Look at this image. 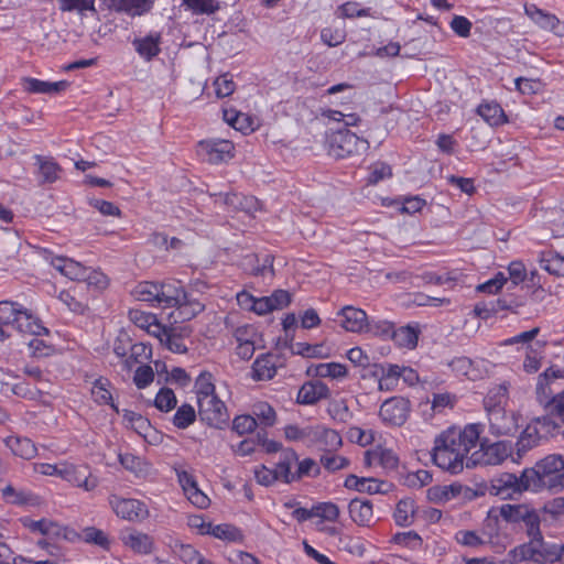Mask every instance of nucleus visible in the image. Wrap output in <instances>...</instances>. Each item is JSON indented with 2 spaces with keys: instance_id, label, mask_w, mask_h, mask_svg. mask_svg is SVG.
Wrapping results in <instances>:
<instances>
[{
  "instance_id": "13d9d810",
  "label": "nucleus",
  "mask_w": 564,
  "mask_h": 564,
  "mask_svg": "<svg viewBox=\"0 0 564 564\" xmlns=\"http://www.w3.org/2000/svg\"><path fill=\"white\" fill-rule=\"evenodd\" d=\"M523 523L525 527V533L529 538V541H532L542 533L541 517L535 509L532 508V510L528 513L527 518L524 519Z\"/></svg>"
},
{
  "instance_id": "603ef678",
  "label": "nucleus",
  "mask_w": 564,
  "mask_h": 564,
  "mask_svg": "<svg viewBox=\"0 0 564 564\" xmlns=\"http://www.w3.org/2000/svg\"><path fill=\"white\" fill-rule=\"evenodd\" d=\"M177 400L175 393L170 388H162L154 400V405L161 412H169L176 406Z\"/></svg>"
},
{
  "instance_id": "49530a36",
  "label": "nucleus",
  "mask_w": 564,
  "mask_h": 564,
  "mask_svg": "<svg viewBox=\"0 0 564 564\" xmlns=\"http://www.w3.org/2000/svg\"><path fill=\"white\" fill-rule=\"evenodd\" d=\"M341 444L343 441L339 433L333 429L324 426L317 447L325 452L332 453L337 451Z\"/></svg>"
},
{
  "instance_id": "ddd939ff",
  "label": "nucleus",
  "mask_w": 564,
  "mask_h": 564,
  "mask_svg": "<svg viewBox=\"0 0 564 564\" xmlns=\"http://www.w3.org/2000/svg\"><path fill=\"white\" fill-rule=\"evenodd\" d=\"M109 10L124 13L131 18L149 13L155 0H105Z\"/></svg>"
},
{
  "instance_id": "423d86ee",
  "label": "nucleus",
  "mask_w": 564,
  "mask_h": 564,
  "mask_svg": "<svg viewBox=\"0 0 564 564\" xmlns=\"http://www.w3.org/2000/svg\"><path fill=\"white\" fill-rule=\"evenodd\" d=\"M198 403V417L206 425L223 430L228 425L229 413L226 404L216 395Z\"/></svg>"
},
{
  "instance_id": "20e7f679",
  "label": "nucleus",
  "mask_w": 564,
  "mask_h": 564,
  "mask_svg": "<svg viewBox=\"0 0 564 564\" xmlns=\"http://www.w3.org/2000/svg\"><path fill=\"white\" fill-rule=\"evenodd\" d=\"M479 449L467 457L466 467L471 468L477 465H499L512 454V444L508 441H498L490 443L487 438L478 441Z\"/></svg>"
},
{
  "instance_id": "8fccbe9b",
  "label": "nucleus",
  "mask_w": 564,
  "mask_h": 564,
  "mask_svg": "<svg viewBox=\"0 0 564 564\" xmlns=\"http://www.w3.org/2000/svg\"><path fill=\"white\" fill-rule=\"evenodd\" d=\"M134 295L140 301L158 304L159 282H141L134 289Z\"/></svg>"
},
{
  "instance_id": "338daca9",
  "label": "nucleus",
  "mask_w": 564,
  "mask_h": 564,
  "mask_svg": "<svg viewBox=\"0 0 564 564\" xmlns=\"http://www.w3.org/2000/svg\"><path fill=\"white\" fill-rule=\"evenodd\" d=\"M345 37V32L340 29L324 28L321 31V40L329 47L341 44Z\"/></svg>"
},
{
  "instance_id": "3c124183",
  "label": "nucleus",
  "mask_w": 564,
  "mask_h": 564,
  "mask_svg": "<svg viewBox=\"0 0 564 564\" xmlns=\"http://www.w3.org/2000/svg\"><path fill=\"white\" fill-rule=\"evenodd\" d=\"M21 304L13 301H0V324L12 327Z\"/></svg>"
},
{
  "instance_id": "ea45409f",
  "label": "nucleus",
  "mask_w": 564,
  "mask_h": 564,
  "mask_svg": "<svg viewBox=\"0 0 564 564\" xmlns=\"http://www.w3.org/2000/svg\"><path fill=\"white\" fill-rule=\"evenodd\" d=\"M398 346L404 348H415L419 339V330L411 326H401L393 330L391 338Z\"/></svg>"
},
{
  "instance_id": "72a5a7b5",
  "label": "nucleus",
  "mask_w": 564,
  "mask_h": 564,
  "mask_svg": "<svg viewBox=\"0 0 564 564\" xmlns=\"http://www.w3.org/2000/svg\"><path fill=\"white\" fill-rule=\"evenodd\" d=\"M463 486L452 484L448 486H433L427 489V499L432 502H446L460 495Z\"/></svg>"
},
{
  "instance_id": "a18cd8bd",
  "label": "nucleus",
  "mask_w": 564,
  "mask_h": 564,
  "mask_svg": "<svg viewBox=\"0 0 564 564\" xmlns=\"http://www.w3.org/2000/svg\"><path fill=\"white\" fill-rule=\"evenodd\" d=\"M315 376L319 378H332V379H340L346 377L347 368L343 364L338 362H329V364H319L314 368Z\"/></svg>"
},
{
  "instance_id": "cd10ccee",
  "label": "nucleus",
  "mask_w": 564,
  "mask_h": 564,
  "mask_svg": "<svg viewBox=\"0 0 564 564\" xmlns=\"http://www.w3.org/2000/svg\"><path fill=\"white\" fill-rule=\"evenodd\" d=\"M253 378L256 380H270L276 373L274 356L272 354L260 355L252 365Z\"/></svg>"
},
{
  "instance_id": "39448f33",
  "label": "nucleus",
  "mask_w": 564,
  "mask_h": 564,
  "mask_svg": "<svg viewBox=\"0 0 564 564\" xmlns=\"http://www.w3.org/2000/svg\"><path fill=\"white\" fill-rule=\"evenodd\" d=\"M531 490V482L527 475L525 469L520 476L511 473H502L490 480L488 491L492 496H498L501 499H512L514 495Z\"/></svg>"
},
{
  "instance_id": "e433bc0d",
  "label": "nucleus",
  "mask_w": 564,
  "mask_h": 564,
  "mask_svg": "<svg viewBox=\"0 0 564 564\" xmlns=\"http://www.w3.org/2000/svg\"><path fill=\"white\" fill-rule=\"evenodd\" d=\"M58 9L62 12H77L82 18L86 17L87 12L91 15L97 14L95 0H58Z\"/></svg>"
},
{
  "instance_id": "2eb2a0df",
  "label": "nucleus",
  "mask_w": 564,
  "mask_h": 564,
  "mask_svg": "<svg viewBox=\"0 0 564 564\" xmlns=\"http://www.w3.org/2000/svg\"><path fill=\"white\" fill-rule=\"evenodd\" d=\"M185 294L180 281L159 282L158 306L175 307L185 300Z\"/></svg>"
},
{
  "instance_id": "37998d69",
  "label": "nucleus",
  "mask_w": 564,
  "mask_h": 564,
  "mask_svg": "<svg viewBox=\"0 0 564 564\" xmlns=\"http://www.w3.org/2000/svg\"><path fill=\"white\" fill-rule=\"evenodd\" d=\"M558 378H564V368L555 369L554 367H550L539 376L536 383V394L541 402L543 401L542 397H544L545 399L549 398V393L546 390L550 380Z\"/></svg>"
},
{
  "instance_id": "a19ab883",
  "label": "nucleus",
  "mask_w": 564,
  "mask_h": 564,
  "mask_svg": "<svg viewBox=\"0 0 564 564\" xmlns=\"http://www.w3.org/2000/svg\"><path fill=\"white\" fill-rule=\"evenodd\" d=\"M3 499L12 505L25 506L33 505L35 497L25 490H18L12 485H7L1 489Z\"/></svg>"
},
{
  "instance_id": "6e6552de",
  "label": "nucleus",
  "mask_w": 564,
  "mask_h": 564,
  "mask_svg": "<svg viewBox=\"0 0 564 564\" xmlns=\"http://www.w3.org/2000/svg\"><path fill=\"white\" fill-rule=\"evenodd\" d=\"M411 403L403 397H392L386 400L379 410V416L387 425L402 426L410 414Z\"/></svg>"
},
{
  "instance_id": "c85d7f7f",
  "label": "nucleus",
  "mask_w": 564,
  "mask_h": 564,
  "mask_svg": "<svg viewBox=\"0 0 564 564\" xmlns=\"http://www.w3.org/2000/svg\"><path fill=\"white\" fill-rule=\"evenodd\" d=\"M541 438L543 437L538 424H529L522 431L518 442L516 443L518 457H522L524 453L536 446Z\"/></svg>"
},
{
  "instance_id": "680f3d73",
  "label": "nucleus",
  "mask_w": 564,
  "mask_h": 564,
  "mask_svg": "<svg viewBox=\"0 0 564 564\" xmlns=\"http://www.w3.org/2000/svg\"><path fill=\"white\" fill-rule=\"evenodd\" d=\"M154 380V371L151 366L142 365L137 368L133 382L138 389L147 388Z\"/></svg>"
},
{
  "instance_id": "052dcab7",
  "label": "nucleus",
  "mask_w": 564,
  "mask_h": 564,
  "mask_svg": "<svg viewBox=\"0 0 564 564\" xmlns=\"http://www.w3.org/2000/svg\"><path fill=\"white\" fill-rule=\"evenodd\" d=\"M258 426L256 417L251 415H237L232 421V430L239 435L251 433Z\"/></svg>"
},
{
  "instance_id": "bb28decb",
  "label": "nucleus",
  "mask_w": 564,
  "mask_h": 564,
  "mask_svg": "<svg viewBox=\"0 0 564 564\" xmlns=\"http://www.w3.org/2000/svg\"><path fill=\"white\" fill-rule=\"evenodd\" d=\"M34 159L39 166L36 174L40 183H54L59 177L61 167L53 159L42 155H35Z\"/></svg>"
},
{
  "instance_id": "f3484780",
  "label": "nucleus",
  "mask_w": 564,
  "mask_h": 564,
  "mask_svg": "<svg viewBox=\"0 0 564 564\" xmlns=\"http://www.w3.org/2000/svg\"><path fill=\"white\" fill-rule=\"evenodd\" d=\"M120 540L123 545L139 554H150L153 551V539L143 532L137 530H126L121 532Z\"/></svg>"
},
{
  "instance_id": "473e14b6",
  "label": "nucleus",
  "mask_w": 564,
  "mask_h": 564,
  "mask_svg": "<svg viewBox=\"0 0 564 564\" xmlns=\"http://www.w3.org/2000/svg\"><path fill=\"white\" fill-rule=\"evenodd\" d=\"M109 387L110 381L108 379L102 377L96 379L91 388L94 400L99 404H109L116 413H120L118 405L112 402V395L108 389Z\"/></svg>"
},
{
  "instance_id": "f8f14e48",
  "label": "nucleus",
  "mask_w": 564,
  "mask_h": 564,
  "mask_svg": "<svg viewBox=\"0 0 564 564\" xmlns=\"http://www.w3.org/2000/svg\"><path fill=\"white\" fill-rule=\"evenodd\" d=\"M13 329L19 333L30 335H47L48 329L43 326L41 319L33 314V312L21 304L18 316L12 325Z\"/></svg>"
},
{
  "instance_id": "c9c22d12",
  "label": "nucleus",
  "mask_w": 564,
  "mask_h": 564,
  "mask_svg": "<svg viewBox=\"0 0 564 564\" xmlns=\"http://www.w3.org/2000/svg\"><path fill=\"white\" fill-rule=\"evenodd\" d=\"M531 510L528 505L506 503L499 508V514L506 522L514 524L523 522Z\"/></svg>"
},
{
  "instance_id": "864d4df0",
  "label": "nucleus",
  "mask_w": 564,
  "mask_h": 564,
  "mask_svg": "<svg viewBox=\"0 0 564 564\" xmlns=\"http://www.w3.org/2000/svg\"><path fill=\"white\" fill-rule=\"evenodd\" d=\"M182 3L196 14H213L219 9L216 0H182Z\"/></svg>"
},
{
  "instance_id": "b1692460",
  "label": "nucleus",
  "mask_w": 564,
  "mask_h": 564,
  "mask_svg": "<svg viewBox=\"0 0 564 564\" xmlns=\"http://www.w3.org/2000/svg\"><path fill=\"white\" fill-rule=\"evenodd\" d=\"M524 12L541 29L556 33L560 25L556 15L538 8L533 3L524 4Z\"/></svg>"
},
{
  "instance_id": "9b49d317",
  "label": "nucleus",
  "mask_w": 564,
  "mask_h": 564,
  "mask_svg": "<svg viewBox=\"0 0 564 564\" xmlns=\"http://www.w3.org/2000/svg\"><path fill=\"white\" fill-rule=\"evenodd\" d=\"M116 514L129 521H142L149 517V509L138 499L115 498L110 501Z\"/></svg>"
},
{
  "instance_id": "2f4dec72",
  "label": "nucleus",
  "mask_w": 564,
  "mask_h": 564,
  "mask_svg": "<svg viewBox=\"0 0 564 564\" xmlns=\"http://www.w3.org/2000/svg\"><path fill=\"white\" fill-rule=\"evenodd\" d=\"M539 262L542 269L550 274L564 276V257L550 250L540 253Z\"/></svg>"
},
{
  "instance_id": "f03ea898",
  "label": "nucleus",
  "mask_w": 564,
  "mask_h": 564,
  "mask_svg": "<svg viewBox=\"0 0 564 564\" xmlns=\"http://www.w3.org/2000/svg\"><path fill=\"white\" fill-rule=\"evenodd\" d=\"M531 482V490L543 488H564V459L561 455H549L539 460L534 467L525 468Z\"/></svg>"
},
{
  "instance_id": "4be33fe9",
  "label": "nucleus",
  "mask_w": 564,
  "mask_h": 564,
  "mask_svg": "<svg viewBox=\"0 0 564 564\" xmlns=\"http://www.w3.org/2000/svg\"><path fill=\"white\" fill-rule=\"evenodd\" d=\"M329 394L328 387L322 381H310L304 383L297 392L296 401L301 404H315Z\"/></svg>"
},
{
  "instance_id": "774afa93",
  "label": "nucleus",
  "mask_w": 564,
  "mask_h": 564,
  "mask_svg": "<svg viewBox=\"0 0 564 564\" xmlns=\"http://www.w3.org/2000/svg\"><path fill=\"white\" fill-rule=\"evenodd\" d=\"M376 463L384 469L392 470L398 467L399 458L392 449L383 448L376 453Z\"/></svg>"
},
{
  "instance_id": "4c0bfd02",
  "label": "nucleus",
  "mask_w": 564,
  "mask_h": 564,
  "mask_svg": "<svg viewBox=\"0 0 564 564\" xmlns=\"http://www.w3.org/2000/svg\"><path fill=\"white\" fill-rule=\"evenodd\" d=\"M206 533L210 534L219 540H225V541H230V542L241 541L243 539V534L238 528H236L232 524H227V523L217 524V525L208 524V529L206 530Z\"/></svg>"
},
{
  "instance_id": "7c9ffc66",
  "label": "nucleus",
  "mask_w": 564,
  "mask_h": 564,
  "mask_svg": "<svg viewBox=\"0 0 564 564\" xmlns=\"http://www.w3.org/2000/svg\"><path fill=\"white\" fill-rule=\"evenodd\" d=\"M415 502L411 498L401 499L395 507L393 518L399 527H409L413 523L415 516Z\"/></svg>"
},
{
  "instance_id": "a878e982",
  "label": "nucleus",
  "mask_w": 564,
  "mask_h": 564,
  "mask_svg": "<svg viewBox=\"0 0 564 564\" xmlns=\"http://www.w3.org/2000/svg\"><path fill=\"white\" fill-rule=\"evenodd\" d=\"M24 83L25 90H28L29 93L47 95L61 93L69 86L68 82L66 80L51 83L40 80L36 78H26Z\"/></svg>"
},
{
  "instance_id": "f257e3e1",
  "label": "nucleus",
  "mask_w": 564,
  "mask_h": 564,
  "mask_svg": "<svg viewBox=\"0 0 564 564\" xmlns=\"http://www.w3.org/2000/svg\"><path fill=\"white\" fill-rule=\"evenodd\" d=\"M509 563L530 561L535 564H554L564 557V544L546 542L541 533L508 552Z\"/></svg>"
},
{
  "instance_id": "58836bf2",
  "label": "nucleus",
  "mask_w": 564,
  "mask_h": 564,
  "mask_svg": "<svg viewBox=\"0 0 564 564\" xmlns=\"http://www.w3.org/2000/svg\"><path fill=\"white\" fill-rule=\"evenodd\" d=\"M195 390L197 395V402L212 397H216V388L214 383V377L208 371H202L195 381Z\"/></svg>"
},
{
  "instance_id": "393cba45",
  "label": "nucleus",
  "mask_w": 564,
  "mask_h": 564,
  "mask_svg": "<svg viewBox=\"0 0 564 564\" xmlns=\"http://www.w3.org/2000/svg\"><path fill=\"white\" fill-rule=\"evenodd\" d=\"M4 442L15 456L23 459H32L37 454L35 444L28 437L11 435L8 436Z\"/></svg>"
},
{
  "instance_id": "09e8293b",
  "label": "nucleus",
  "mask_w": 564,
  "mask_h": 564,
  "mask_svg": "<svg viewBox=\"0 0 564 564\" xmlns=\"http://www.w3.org/2000/svg\"><path fill=\"white\" fill-rule=\"evenodd\" d=\"M327 412L334 421L339 423H347L352 419V413L345 400H335L330 402Z\"/></svg>"
},
{
  "instance_id": "9d476101",
  "label": "nucleus",
  "mask_w": 564,
  "mask_h": 564,
  "mask_svg": "<svg viewBox=\"0 0 564 564\" xmlns=\"http://www.w3.org/2000/svg\"><path fill=\"white\" fill-rule=\"evenodd\" d=\"M489 431L496 436L513 435L518 429V415L513 412L507 413L505 409L495 406L488 412Z\"/></svg>"
},
{
  "instance_id": "1a4fd4ad",
  "label": "nucleus",
  "mask_w": 564,
  "mask_h": 564,
  "mask_svg": "<svg viewBox=\"0 0 564 564\" xmlns=\"http://www.w3.org/2000/svg\"><path fill=\"white\" fill-rule=\"evenodd\" d=\"M235 147L228 140L200 141L197 145L198 155L206 162L218 164L232 158Z\"/></svg>"
},
{
  "instance_id": "6e6d98bb",
  "label": "nucleus",
  "mask_w": 564,
  "mask_h": 564,
  "mask_svg": "<svg viewBox=\"0 0 564 564\" xmlns=\"http://www.w3.org/2000/svg\"><path fill=\"white\" fill-rule=\"evenodd\" d=\"M122 416L123 420L128 422L130 426L140 435H142L151 427L150 421L148 419L131 410H123Z\"/></svg>"
},
{
  "instance_id": "5fc2aeb1",
  "label": "nucleus",
  "mask_w": 564,
  "mask_h": 564,
  "mask_svg": "<svg viewBox=\"0 0 564 564\" xmlns=\"http://www.w3.org/2000/svg\"><path fill=\"white\" fill-rule=\"evenodd\" d=\"M253 414L256 415V420L260 421V423L264 426H272L276 420V413L274 409L267 402L257 403L253 406Z\"/></svg>"
},
{
  "instance_id": "c756f323",
  "label": "nucleus",
  "mask_w": 564,
  "mask_h": 564,
  "mask_svg": "<svg viewBox=\"0 0 564 564\" xmlns=\"http://www.w3.org/2000/svg\"><path fill=\"white\" fill-rule=\"evenodd\" d=\"M477 113L491 127L507 122L503 109L495 101L480 104L477 108Z\"/></svg>"
},
{
  "instance_id": "aec40b11",
  "label": "nucleus",
  "mask_w": 564,
  "mask_h": 564,
  "mask_svg": "<svg viewBox=\"0 0 564 564\" xmlns=\"http://www.w3.org/2000/svg\"><path fill=\"white\" fill-rule=\"evenodd\" d=\"M344 485L347 489L367 492L369 495L384 494L389 488V484L386 481H379L375 478L358 477L356 475L347 476Z\"/></svg>"
},
{
  "instance_id": "7ed1b4c3",
  "label": "nucleus",
  "mask_w": 564,
  "mask_h": 564,
  "mask_svg": "<svg viewBox=\"0 0 564 564\" xmlns=\"http://www.w3.org/2000/svg\"><path fill=\"white\" fill-rule=\"evenodd\" d=\"M481 432V424H468L463 430L448 429L438 435L435 442L442 447L459 454V458L464 460L465 455L476 447Z\"/></svg>"
},
{
  "instance_id": "69168bd1",
  "label": "nucleus",
  "mask_w": 564,
  "mask_h": 564,
  "mask_svg": "<svg viewBox=\"0 0 564 564\" xmlns=\"http://www.w3.org/2000/svg\"><path fill=\"white\" fill-rule=\"evenodd\" d=\"M177 555L185 564H197L204 556L191 544H176Z\"/></svg>"
},
{
  "instance_id": "a211bd4d",
  "label": "nucleus",
  "mask_w": 564,
  "mask_h": 564,
  "mask_svg": "<svg viewBox=\"0 0 564 564\" xmlns=\"http://www.w3.org/2000/svg\"><path fill=\"white\" fill-rule=\"evenodd\" d=\"M351 520L359 527H370L375 522L373 508L370 500L355 498L348 505Z\"/></svg>"
},
{
  "instance_id": "0e129e2a",
  "label": "nucleus",
  "mask_w": 564,
  "mask_h": 564,
  "mask_svg": "<svg viewBox=\"0 0 564 564\" xmlns=\"http://www.w3.org/2000/svg\"><path fill=\"white\" fill-rule=\"evenodd\" d=\"M392 541L397 544L416 549L422 545V538L415 531L398 532Z\"/></svg>"
},
{
  "instance_id": "4468645a",
  "label": "nucleus",
  "mask_w": 564,
  "mask_h": 564,
  "mask_svg": "<svg viewBox=\"0 0 564 564\" xmlns=\"http://www.w3.org/2000/svg\"><path fill=\"white\" fill-rule=\"evenodd\" d=\"M335 319L345 330L351 333H359L367 327L368 318L365 311L354 306H345L338 311Z\"/></svg>"
},
{
  "instance_id": "4d7b16f0",
  "label": "nucleus",
  "mask_w": 564,
  "mask_h": 564,
  "mask_svg": "<svg viewBox=\"0 0 564 564\" xmlns=\"http://www.w3.org/2000/svg\"><path fill=\"white\" fill-rule=\"evenodd\" d=\"M392 175L391 166L383 162H377L369 167L367 184L375 185Z\"/></svg>"
},
{
  "instance_id": "0eeeda50",
  "label": "nucleus",
  "mask_w": 564,
  "mask_h": 564,
  "mask_svg": "<svg viewBox=\"0 0 564 564\" xmlns=\"http://www.w3.org/2000/svg\"><path fill=\"white\" fill-rule=\"evenodd\" d=\"M364 142L348 129H338L328 135L329 154L336 159H344L355 153L359 143Z\"/></svg>"
},
{
  "instance_id": "dca6fc26",
  "label": "nucleus",
  "mask_w": 564,
  "mask_h": 564,
  "mask_svg": "<svg viewBox=\"0 0 564 564\" xmlns=\"http://www.w3.org/2000/svg\"><path fill=\"white\" fill-rule=\"evenodd\" d=\"M432 459L436 466L451 474H458L464 468V460L459 458V454H455L442 447L440 444H436V442H434Z\"/></svg>"
},
{
  "instance_id": "c03bdc74",
  "label": "nucleus",
  "mask_w": 564,
  "mask_h": 564,
  "mask_svg": "<svg viewBox=\"0 0 564 564\" xmlns=\"http://www.w3.org/2000/svg\"><path fill=\"white\" fill-rule=\"evenodd\" d=\"M511 303L508 302L507 297L490 300L481 305H477L475 311L481 318H488L490 315L496 314L500 311L509 310Z\"/></svg>"
},
{
  "instance_id": "f704fd0d",
  "label": "nucleus",
  "mask_w": 564,
  "mask_h": 564,
  "mask_svg": "<svg viewBox=\"0 0 564 564\" xmlns=\"http://www.w3.org/2000/svg\"><path fill=\"white\" fill-rule=\"evenodd\" d=\"M178 318L182 322L191 321L196 317L199 313L205 310V305L202 304L197 299L192 297L191 294H185V300L181 301L180 305H176Z\"/></svg>"
},
{
  "instance_id": "5701e85b",
  "label": "nucleus",
  "mask_w": 564,
  "mask_h": 564,
  "mask_svg": "<svg viewBox=\"0 0 564 564\" xmlns=\"http://www.w3.org/2000/svg\"><path fill=\"white\" fill-rule=\"evenodd\" d=\"M299 456L293 448H284L280 455V460L275 464L273 468L274 474L279 476V480H282L285 484H291L295 481V473L291 471V467L293 464L297 463Z\"/></svg>"
},
{
  "instance_id": "bf43d9fd",
  "label": "nucleus",
  "mask_w": 564,
  "mask_h": 564,
  "mask_svg": "<svg viewBox=\"0 0 564 564\" xmlns=\"http://www.w3.org/2000/svg\"><path fill=\"white\" fill-rule=\"evenodd\" d=\"M319 460L324 468L332 473L346 468L349 465L348 458L328 452L322 455Z\"/></svg>"
},
{
  "instance_id": "6ab92c4d",
  "label": "nucleus",
  "mask_w": 564,
  "mask_h": 564,
  "mask_svg": "<svg viewBox=\"0 0 564 564\" xmlns=\"http://www.w3.org/2000/svg\"><path fill=\"white\" fill-rule=\"evenodd\" d=\"M59 476L68 482L84 488L87 491L97 487V479L91 477V475L87 471V467L84 466H66L59 471Z\"/></svg>"
},
{
  "instance_id": "79ce46f5",
  "label": "nucleus",
  "mask_w": 564,
  "mask_h": 564,
  "mask_svg": "<svg viewBox=\"0 0 564 564\" xmlns=\"http://www.w3.org/2000/svg\"><path fill=\"white\" fill-rule=\"evenodd\" d=\"M197 416L198 412L196 413L193 405L183 403L177 408L172 421L174 426L180 430H185L196 421Z\"/></svg>"
},
{
  "instance_id": "de8ad7c7",
  "label": "nucleus",
  "mask_w": 564,
  "mask_h": 564,
  "mask_svg": "<svg viewBox=\"0 0 564 564\" xmlns=\"http://www.w3.org/2000/svg\"><path fill=\"white\" fill-rule=\"evenodd\" d=\"M82 540L88 544H95L102 549H109L110 541L107 534L95 527H87L82 532Z\"/></svg>"
},
{
  "instance_id": "e2e57ef3",
  "label": "nucleus",
  "mask_w": 564,
  "mask_h": 564,
  "mask_svg": "<svg viewBox=\"0 0 564 564\" xmlns=\"http://www.w3.org/2000/svg\"><path fill=\"white\" fill-rule=\"evenodd\" d=\"M432 481L430 471L420 469L415 473H410L404 478V484L412 488H422Z\"/></svg>"
},
{
  "instance_id": "412c9836",
  "label": "nucleus",
  "mask_w": 564,
  "mask_h": 564,
  "mask_svg": "<svg viewBox=\"0 0 564 564\" xmlns=\"http://www.w3.org/2000/svg\"><path fill=\"white\" fill-rule=\"evenodd\" d=\"M162 36L159 32H151L143 37H135L132 42L135 52L145 61H151L161 52Z\"/></svg>"
}]
</instances>
